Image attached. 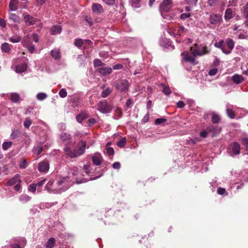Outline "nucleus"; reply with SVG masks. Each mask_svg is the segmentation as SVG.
Segmentation results:
<instances>
[{
	"mask_svg": "<svg viewBox=\"0 0 248 248\" xmlns=\"http://www.w3.org/2000/svg\"><path fill=\"white\" fill-rule=\"evenodd\" d=\"M214 46L217 48H220L222 52L226 54H229L231 53V51L226 50L223 40H220L218 42L215 43Z\"/></svg>",
	"mask_w": 248,
	"mask_h": 248,
	"instance_id": "obj_14",
	"label": "nucleus"
},
{
	"mask_svg": "<svg viewBox=\"0 0 248 248\" xmlns=\"http://www.w3.org/2000/svg\"><path fill=\"white\" fill-rule=\"evenodd\" d=\"M112 92V89L109 87H108L102 92L101 96L103 98H106Z\"/></svg>",
	"mask_w": 248,
	"mask_h": 248,
	"instance_id": "obj_31",
	"label": "nucleus"
},
{
	"mask_svg": "<svg viewBox=\"0 0 248 248\" xmlns=\"http://www.w3.org/2000/svg\"><path fill=\"white\" fill-rule=\"evenodd\" d=\"M185 2L188 5H197L198 0H185Z\"/></svg>",
	"mask_w": 248,
	"mask_h": 248,
	"instance_id": "obj_58",
	"label": "nucleus"
},
{
	"mask_svg": "<svg viewBox=\"0 0 248 248\" xmlns=\"http://www.w3.org/2000/svg\"><path fill=\"white\" fill-rule=\"evenodd\" d=\"M27 162L25 159L22 160L19 164V167L21 169H24L27 167Z\"/></svg>",
	"mask_w": 248,
	"mask_h": 248,
	"instance_id": "obj_56",
	"label": "nucleus"
},
{
	"mask_svg": "<svg viewBox=\"0 0 248 248\" xmlns=\"http://www.w3.org/2000/svg\"><path fill=\"white\" fill-rule=\"evenodd\" d=\"M92 9L93 12L97 14H101L104 12V10L102 6L100 4L97 3H93Z\"/></svg>",
	"mask_w": 248,
	"mask_h": 248,
	"instance_id": "obj_13",
	"label": "nucleus"
},
{
	"mask_svg": "<svg viewBox=\"0 0 248 248\" xmlns=\"http://www.w3.org/2000/svg\"><path fill=\"white\" fill-rule=\"evenodd\" d=\"M12 142L11 141H7V142H4L2 145V148L4 150H8L9 148L11 147V146H12Z\"/></svg>",
	"mask_w": 248,
	"mask_h": 248,
	"instance_id": "obj_48",
	"label": "nucleus"
},
{
	"mask_svg": "<svg viewBox=\"0 0 248 248\" xmlns=\"http://www.w3.org/2000/svg\"><path fill=\"white\" fill-rule=\"evenodd\" d=\"M98 110L103 113L110 112L111 108L106 100L100 101L97 104Z\"/></svg>",
	"mask_w": 248,
	"mask_h": 248,
	"instance_id": "obj_5",
	"label": "nucleus"
},
{
	"mask_svg": "<svg viewBox=\"0 0 248 248\" xmlns=\"http://www.w3.org/2000/svg\"><path fill=\"white\" fill-rule=\"evenodd\" d=\"M46 97L47 95L44 93H40L36 96L37 99L39 100H43L46 99Z\"/></svg>",
	"mask_w": 248,
	"mask_h": 248,
	"instance_id": "obj_53",
	"label": "nucleus"
},
{
	"mask_svg": "<svg viewBox=\"0 0 248 248\" xmlns=\"http://www.w3.org/2000/svg\"><path fill=\"white\" fill-rule=\"evenodd\" d=\"M28 190L33 193H34L36 190H37V187L35 184H31L28 187Z\"/></svg>",
	"mask_w": 248,
	"mask_h": 248,
	"instance_id": "obj_49",
	"label": "nucleus"
},
{
	"mask_svg": "<svg viewBox=\"0 0 248 248\" xmlns=\"http://www.w3.org/2000/svg\"><path fill=\"white\" fill-rule=\"evenodd\" d=\"M86 142L80 140L77 144L75 150L72 151L69 147H65L64 149L66 154L71 158H74L82 155L85 150Z\"/></svg>",
	"mask_w": 248,
	"mask_h": 248,
	"instance_id": "obj_2",
	"label": "nucleus"
},
{
	"mask_svg": "<svg viewBox=\"0 0 248 248\" xmlns=\"http://www.w3.org/2000/svg\"><path fill=\"white\" fill-rule=\"evenodd\" d=\"M19 175L16 174L14 177L10 179L7 182V185L8 186H13L18 183V182H21V180L19 179Z\"/></svg>",
	"mask_w": 248,
	"mask_h": 248,
	"instance_id": "obj_17",
	"label": "nucleus"
},
{
	"mask_svg": "<svg viewBox=\"0 0 248 248\" xmlns=\"http://www.w3.org/2000/svg\"><path fill=\"white\" fill-rule=\"evenodd\" d=\"M232 80L234 83L238 84L243 82L245 79L242 75L236 74L232 77Z\"/></svg>",
	"mask_w": 248,
	"mask_h": 248,
	"instance_id": "obj_16",
	"label": "nucleus"
},
{
	"mask_svg": "<svg viewBox=\"0 0 248 248\" xmlns=\"http://www.w3.org/2000/svg\"><path fill=\"white\" fill-rule=\"evenodd\" d=\"M220 121V116L216 114L213 113L212 114V122L213 124H217Z\"/></svg>",
	"mask_w": 248,
	"mask_h": 248,
	"instance_id": "obj_37",
	"label": "nucleus"
},
{
	"mask_svg": "<svg viewBox=\"0 0 248 248\" xmlns=\"http://www.w3.org/2000/svg\"><path fill=\"white\" fill-rule=\"evenodd\" d=\"M140 0H129L131 5L134 8H137L140 6Z\"/></svg>",
	"mask_w": 248,
	"mask_h": 248,
	"instance_id": "obj_43",
	"label": "nucleus"
},
{
	"mask_svg": "<svg viewBox=\"0 0 248 248\" xmlns=\"http://www.w3.org/2000/svg\"><path fill=\"white\" fill-rule=\"evenodd\" d=\"M10 99L14 103H18L21 100V98L19 94L14 93L11 94Z\"/></svg>",
	"mask_w": 248,
	"mask_h": 248,
	"instance_id": "obj_21",
	"label": "nucleus"
},
{
	"mask_svg": "<svg viewBox=\"0 0 248 248\" xmlns=\"http://www.w3.org/2000/svg\"><path fill=\"white\" fill-rule=\"evenodd\" d=\"M55 240L54 238L51 237L48 240L46 244V248H52L54 247Z\"/></svg>",
	"mask_w": 248,
	"mask_h": 248,
	"instance_id": "obj_34",
	"label": "nucleus"
},
{
	"mask_svg": "<svg viewBox=\"0 0 248 248\" xmlns=\"http://www.w3.org/2000/svg\"><path fill=\"white\" fill-rule=\"evenodd\" d=\"M26 46L30 52L32 53L35 50V46L32 44V43L30 41L26 43Z\"/></svg>",
	"mask_w": 248,
	"mask_h": 248,
	"instance_id": "obj_40",
	"label": "nucleus"
},
{
	"mask_svg": "<svg viewBox=\"0 0 248 248\" xmlns=\"http://www.w3.org/2000/svg\"><path fill=\"white\" fill-rule=\"evenodd\" d=\"M220 0H208V4L212 7L217 6L220 2Z\"/></svg>",
	"mask_w": 248,
	"mask_h": 248,
	"instance_id": "obj_47",
	"label": "nucleus"
},
{
	"mask_svg": "<svg viewBox=\"0 0 248 248\" xmlns=\"http://www.w3.org/2000/svg\"><path fill=\"white\" fill-rule=\"evenodd\" d=\"M112 165L114 169L118 170L121 167V164L119 162H115Z\"/></svg>",
	"mask_w": 248,
	"mask_h": 248,
	"instance_id": "obj_64",
	"label": "nucleus"
},
{
	"mask_svg": "<svg viewBox=\"0 0 248 248\" xmlns=\"http://www.w3.org/2000/svg\"><path fill=\"white\" fill-rule=\"evenodd\" d=\"M96 71L103 76H107L110 75L112 72V68L110 67H106L105 66L98 67L96 69Z\"/></svg>",
	"mask_w": 248,
	"mask_h": 248,
	"instance_id": "obj_9",
	"label": "nucleus"
},
{
	"mask_svg": "<svg viewBox=\"0 0 248 248\" xmlns=\"http://www.w3.org/2000/svg\"><path fill=\"white\" fill-rule=\"evenodd\" d=\"M185 31L186 29L184 26H180L179 27V30L176 32V35H177V36H180L183 34V33Z\"/></svg>",
	"mask_w": 248,
	"mask_h": 248,
	"instance_id": "obj_51",
	"label": "nucleus"
},
{
	"mask_svg": "<svg viewBox=\"0 0 248 248\" xmlns=\"http://www.w3.org/2000/svg\"><path fill=\"white\" fill-rule=\"evenodd\" d=\"M226 112L228 117L231 119H233L235 117V114L232 108H228L226 109Z\"/></svg>",
	"mask_w": 248,
	"mask_h": 248,
	"instance_id": "obj_45",
	"label": "nucleus"
},
{
	"mask_svg": "<svg viewBox=\"0 0 248 248\" xmlns=\"http://www.w3.org/2000/svg\"><path fill=\"white\" fill-rule=\"evenodd\" d=\"M111 144V142H108L107 143L106 145V150L107 151V153L108 155H114V151L113 148L109 147V146Z\"/></svg>",
	"mask_w": 248,
	"mask_h": 248,
	"instance_id": "obj_29",
	"label": "nucleus"
},
{
	"mask_svg": "<svg viewBox=\"0 0 248 248\" xmlns=\"http://www.w3.org/2000/svg\"><path fill=\"white\" fill-rule=\"evenodd\" d=\"M9 40L12 43H18L21 40V37L20 36H16L15 37H11Z\"/></svg>",
	"mask_w": 248,
	"mask_h": 248,
	"instance_id": "obj_52",
	"label": "nucleus"
},
{
	"mask_svg": "<svg viewBox=\"0 0 248 248\" xmlns=\"http://www.w3.org/2000/svg\"><path fill=\"white\" fill-rule=\"evenodd\" d=\"M86 118V114L84 113L79 114L77 115L76 116V120L79 123H81Z\"/></svg>",
	"mask_w": 248,
	"mask_h": 248,
	"instance_id": "obj_36",
	"label": "nucleus"
},
{
	"mask_svg": "<svg viewBox=\"0 0 248 248\" xmlns=\"http://www.w3.org/2000/svg\"><path fill=\"white\" fill-rule=\"evenodd\" d=\"M56 188H57L56 181L51 180L47 182L45 187V189L48 192H52V191L56 192Z\"/></svg>",
	"mask_w": 248,
	"mask_h": 248,
	"instance_id": "obj_11",
	"label": "nucleus"
},
{
	"mask_svg": "<svg viewBox=\"0 0 248 248\" xmlns=\"http://www.w3.org/2000/svg\"><path fill=\"white\" fill-rule=\"evenodd\" d=\"M59 94L62 98H64L67 96V93L65 89H62L60 90Z\"/></svg>",
	"mask_w": 248,
	"mask_h": 248,
	"instance_id": "obj_55",
	"label": "nucleus"
},
{
	"mask_svg": "<svg viewBox=\"0 0 248 248\" xmlns=\"http://www.w3.org/2000/svg\"><path fill=\"white\" fill-rule=\"evenodd\" d=\"M160 86L163 88L162 92L165 95H168L171 93V91L169 86H166L164 83H161Z\"/></svg>",
	"mask_w": 248,
	"mask_h": 248,
	"instance_id": "obj_28",
	"label": "nucleus"
},
{
	"mask_svg": "<svg viewBox=\"0 0 248 248\" xmlns=\"http://www.w3.org/2000/svg\"><path fill=\"white\" fill-rule=\"evenodd\" d=\"M182 55L183 56V59L186 62H189L194 65L198 64V62L196 60L191 54L186 52H183L182 53Z\"/></svg>",
	"mask_w": 248,
	"mask_h": 248,
	"instance_id": "obj_10",
	"label": "nucleus"
},
{
	"mask_svg": "<svg viewBox=\"0 0 248 248\" xmlns=\"http://www.w3.org/2000/svg\"><path fill=\"white\" fill-rule=\"evenodd\" d=\"M27 244V240L24 237L19 238L15 240V243L11 244V248H24Z\"/></svg>",
	"mask_w": 248,
	"mask_h": 248,
	"instance_id": "obj_7",
	"label": "nucleus"
},
{
	"mask_svg": "<svg viewBox=\"0 0 248 248\" xmlns=\"http://www.w3.org/2000/svg\"><path fill=\"white\" fill-rule=\"evenodd\" d=\"M31 199V198L27 194H23L20 196L19 200L21 202H27Z\"/></svg>",
	"mask_w": 248,
	"mask_h": 248,
	"instance_id": "obj_32",
	"label": "nucleus"
},
{
	"mask_svg": "<svg viewBox=\"0 0 248 248\" xmlns=\"http://www.w3.org/2000/svg\"><path fill=\"white\" fill-rule=\"evenodd\" d=\"M222 21L221 16L219 14H213L210 16V21L212 24H218Z\"/></svg>",
	"mask_w": 248,
	"mask_h": 248,
	"instance_id": "obj_12",
	"label": "nucleus"
},
{
	"mask_svg": "<svg viewBox=\"0 0 248 248\" xmlns=\"http://www.w3.org/2000/svg\"><path fill=\"white\" fill-rule=\"evenodd\" d=\"M9 18L10 20L13 21L15 23H19L21 20L19 16L14 13H10Z\"/></svg>",
	"mask_w": 248,
	"mask_h": 248,
	"instance_id": "obj_19",
	"label": "nucleus"
},
{
	"mask_svg": "<svg viewBox=\"0 0 248 248\" xmlns=\"http://www.w3.org/2000/svg\"><path fill=\"white\" fill-rule=\"evenodd\" d=\"M1 50L5 53H9L11 50L9 45L7 43H4L1 45Z\"/></svg>",
	"mask_w": 248,
	"mask_h": 248,
	"instance_id": "obj_33",
	"label": "nucleus"
},
{
	"mask_svg": "<svg viewBox=\"0 0 248 248\" xmlns=\"http://www.w3.org/2000/svg\"><path fill=\"white\" fill-rule=\"evenodd\" d=\"M194 46L195 47H190V50L192 51V54L194 56H201L209 53V51L208 50L207 47L206 46H198L197 44H195Z\"/></svg>",
	"mask_w": 248,
	"mask_h": 248,
	"instance_id": "obj_3",
	"label": "nucleus"
},
{
	"mask_svg": "<svg viewBox=\"0 0 248 248\" xmlns=\"http://www.w3.org/2000/svg\"><path fill=\"white\" fill-rule=\"evenodd\" d=\"M88 125L89 126H91L94 125L96 123V121L94 118H90L88 120Z\"/></svg>",
	"mask_w": 248,
	"mask_h": 248,
	"instance_id": "obj_60",
	"label": "nucleus"
},
{
	"mask_svg": "<svg viewBox=\"0 0 248 248\" xmlns=\"http://www.w3.org/2000/svg\"><path fill=\"white\" fill-rule=\"evenodd\" d=\"M190 16L191 14L190 13H183L180 15V18L184 20L189 17Z\"/></svg>",
	"mask_w": 248,
	"mask_h": 248,
	"instance_id": "obj_62",
	"label": "nucleus"
},
{
	"mask_svg": "<svg viewBox=\"0 0 248 248\" xmlns=\"http://www.w3.org/2000/svg\"><path fill=\"white\" fill-rule=\"evenodd\" d=\"M46 181V179H44L43 180L37 182V183H35V185L37 187V193H40L43 190V185L45 184Z\"/></svg>",
	"mask_w": 248,
	"mask_h": 248,
	"instance_id": "obj_24",
	"label": "nucleus"
},
{
	"mask_svg": "<svg viewBox=\"0 0 248 248\" xmlns=\"http://www.w3.org/2000/svg\"><path fill=\"white\" fill-rule=\"evenodd\" d=\"M126 142V138L125 137H124V138H123L122 139H121V140H120L117 142V145L118 147H119L120 148H123L125 146Z\"/></svg>",
	"mask_w": 248,
	"mask_h": 248,
	"instance_id": "obj_44",
	"label": "nucleus"
},
{
	"mask_svg": "<svg viewBox=\"0 0 248 248\" xmlns=\"http://www.w3.org/2000/svg\"><path fill=\"white\" fill-rule=\"evenodd\" d=\"M172 0H164L160 4V10L165 13L168 12L172 7Z\"/></svg>",
	"mask_w": 248,
	"mask_h": 248,
	"instance_id": "obj_8",
	"label": "nucleus"
},
{
	"mask_svg": "<svg viewBox=\"0 0 248 248\" xmlns=\"http://www.w3.org/2000/svg\"><path fill=\"white\" fill-rule=\"evenodd\" d=\"M217 193L218 195L222 196H227L228 195V193L227 192L226 190L224 188H222L221 187H218L217 189Z\"/></svg>",
	"mask_w": 248,
	"mask_h": 248,
	"instance_id": "obj_38",
	"label": "nucleus"
},
{
	"mask_svg": "<svg viewBox=\"0 0 248 248\" xmlns=\"http://www.w3.org/2000/svg\"><path fill=\"white\" fill-rule=\"evenodd\" d=\"M242 142V144L246 147L247 151H248V139L244 138Z\"/></svg>",
	"mask_w": 248,
	"mask_h": 248,
	"instance_id": "obj_63",
	"label": "nucleus"
},
{
	"mask_svg": "<svg viewBox=\"0 0 248 248\" xmlns=\"http://www.w3.org/2000/svg\"><path fill=\"white\" fill-rule=\"evenodd\" d=\"M20 136V132L17 130H14L11 134V138L12 140H16Z\"/></svg>",
	"mask_w": 248,
	"mask_h": 248,
	"instance_id": "obj_35",
	"label": "nucleus"
},
{
	"mask_svg": "<svg viewBox=\"0 0 248 248\" xmlns=\"http://www.w3.org/2000/svg\"><path fill=\"white\" fill-rule=\"evenodd\" d=\"M32 123V121L29 117H27L25 119L23 125L26 128H29Z\"/></svg>",
	"mask_w": 248,
	"mask_h": 248,
	"instance_id": "obj_39",
	"label": "nucleus"
},
{
	"mask_svg": "<svg viewBox=\"0 0 248 248\" xmlns=\"http://www.w3.org/2000/svg\"><path fill=\"white\" fill-rule=\"evenodd\" d=\"M51 55L55 60H59L61 58V52L59 50L53 49L51 51Z\"/></svg>",
	"mask_w": 248,
	"mask_h": 248,
	"instance_id": "obj_26",
	"label": "nucleus"
},
{
	"mask_svg": "<svg viewBox=\"0 0 248 248\" xmlns=\"http://www.w3.org/2000/svg\"><path fill=\"white\" fill-rule=\"evenodd\" d=\"M232 151L234 155H238L240 152V145L237 142H234L233 143Z\"/></svg>",
	"mask_w": 248,
	"mask_h": 248,
	"instance_id": "obj_20",
	"label": "nucleus"
},
{
	"mask_svg": "<svg viewBox=\"0 0 248 248\" xmlns=\"http://www.w3.org/2000/svg\"><path fill=\"white\" fill-rule=\"evenodd\" d=\"M102 160V156L100 153H96L92 157V161L95 165H100Z\"/></svg>",
	"mask_w": 248,
	"mask_h": 248,
	"instance_id": "obj_15",
	"label": "nucleus"
},
{
	"mask_svg": "<svg viewBox=\"0 0 248 248\" xmlns=\"http://www.w3.org/2000/svg\"><path fill=\"white\" fill-rule=\"evenodd\" d=\"M83 44V40L82 39H76L74 41V45L78 47H81Z\"/></svg>",
	"mask_w": 248,
	"mask_h": 248,
	"instance_id": "obj_42",
	"label": "nucleus"
},
{
	"mask_svg": "<svg viewBox=\"0 0 248 248\" xmlns=\"http://www.w3.org/2000/svg\"><path fill=\"white\" fill-rule=\"evenodd\" d=\"M242 178H241V181H244L245 182H248V173L247 171H242L241 174Z\"/></svg>",
	"mask_w": 248,
	"mask_h": 248,
	"instance_id": "obj_50",
	"label": "nucleus"
},
{
	"mask_svg": "<svg viewBox=\"0 0 248 248\" xmlns=\"http://www.w3.org/2000/svg\"><path fill=\"white\" fill-rule=\"evenodd\" d=\"M17 0H12L9 3V8L12 11H16L17 9V5L18 4Z\"/></svg>",
	"mask_w": 248,
	"mask_h": 248,
	"instance_id": "obj_23",
	"label": "nucleus"
},
{
	"mask_svg": "<svg viewBox=\"0 0 248 248\" xmlns=\"http://www.w3.org/2000/svg\"><path fill=\"white\" fill-rule=\"evenodd\" d=\"M114 85L116 89L120 92H124L128 91L129 87V83L128 80L125 79H121L115 81Z\"/></svg>",
	"mask_w": 248,
	"mask_h": 248,
	"instance_id": "obj_4",
	"label": "nucleus"
},
{
	"mask_svg": "<svg viewBox=\"0 0 248 248\" xmlns=\"http://www.w3.org/2000/svg\"><path fill=\"white\" fill-rule=\"evenodd\" d=\"M49 165L48 163L46 161H42L39 163L38 170H48Z\"/></svg>",
	"mask_w": 248,
	"mask_h": 248,
	"instance_id": "obj_18",
	"label": "nucleus"
},
{
	"mask_svg": "<svg viewBox=\"0 0 248 248\" xmlns=\"http://www.w3.org/2000/svg\"><path fill=\"white\" fill-rule=\"evenodd\" d=\"M225 43L230 49L229 51H231L234 46V42L233 40L231 38H228L226 40Z\"/></svg>",
	"mask_w": 248,
	"mask_h": 248,
	"instance_id": "obj_27",
	"label": "nucleus"
},
{
	"mask_svg": "<svg viewBox=\"0 0 248 248\" xmlns=\"http://www.w3.org/2000/svg\"><path fill=\"white\" fill-rule=\"evenodd\" d=\"M71 136L66 133H62L61 135V139L63 141H67L70 139Z\"/></svg>",
	"mask_w": 248,
	"mask_h": 248,
	"instance_id": "obj_46",
	"label": "nucleus"
},
{
	"mask_svg": "<svg viewBox=\"0 0 248 248\" xmlns=\"http://www.w3.org/2000/svg\"><path fill=\"white\" fill-rule=\"evenodd\" d=\"M106 64L103 62L100 59H95L93 60V66L95 68H98L105 66Z\"/></svg>",
	"mask_w": 248,
	"mask_h": 248,
	"instance_id": "obj_30",
	"label": "nucleus"
},
{
	"mask_svg": "<svg viewBox=\"0 0 248 248\" xmlns=\"http://www.w3.org/2000/svg\"><path fill=\"white\" fill-rule=\"evenodd\" d=\"M85 20L90 25V27L93 25V22L92 21V18L90 16H86L85 18Z\"/></svg>",
	"mask_w": 248,
	"mask_h": 248,
	"instance_id": "obj_59",
	"label": "nucleus"
},
{
	"mask_svg": "<svg viewBox=\"0 0 248 248\" xmlns=\"http://www.w3.org/2000/svg\"><path fill=\"white\" fill-rule=\"evenodd\" d=\"M233 17L232 10L230 8H227L225 12L224 18L226 21L229 20Z\"/></svg>",
	"mask_w": 248,
	"mask_h": 248,
	"instance_id": "obj_22",
	"label": "nucleus"
},
{
	"mask_svg": "<svg viewBox=\"0 0 248 248\" xmlns=\"http://www.w3.org/2000/svg\"><path fill=\"white\" fill-rule=\"evenodd\" d=\"M242 16L244 17H248V1L243 7Z\"/></svg>",
	"mask_w": 248,
	"mask_h": 248,
	"instance_id": "obj_41",
	"label": "nucleus"
},
{
	"mask_svg": "<svg viewBox=\"0 0 248 248\" xmlns=\"http://www.w3.org/2000/svg\"><path fill=\"white\" fill-rule=\"evenodd\" d=\"M167 121V119L164 118H157L155 121V125H159L163 123H165Z\"/></svg>",
	"mask_w": 248,
	"mask_h": 248,
	"instance_id": "obj_54",
	"label": "nucleus"
},
{
	"mask_svg": "<svg viewBox=\"0 0 248 248\" xmlns=\"http://www.w3.org/2000/svg\"><path fill=\"white\" fill-rule=\"evenodd\" d=\"M23 16L24 22L27 26L33 25L37 21V19L36 18L30 15L27 12L23 13Z\"/></svg>",
	"mask_w": 248,
	"mask_h": 248,
	"instance_id": "obj_6",
	"label": "nucleus"
},
{
	"mask_svg": "<svg viewBox=\"0 0 248 248\" xmlns=\"http://www.w3.org/2000/svg\"><path fill=\"white\" fill-rule=\"evenodd\" d=\"M168 32L169 33L171 36H173L174 37H177V35H176V33L175 32V31L174 30H172L170 28H169L168 30Z\"/></svg>",
	"mask_w": 248,
	"mask_h": 248,
	"instance_id": "obj_61",
	"label": "nucleus"
},
{
	"mask_svg": "<svg viewBox=\"0 0 248 248\" xmlns=\"http://www.w3.org/2000/svg\"><path fill=\"white\" fill-rule=\"evenodd\" d=\"M62 31V28L59 25L53 26L50 30L51 34L52 35L60 33Z\"/></svg>",
	"mask_w": 248,
	"mask_h": 248,
	"instance_id": "obj_25",
	"label": "nucleus"
},
{
	"mask_svg": "<svg viewBox=\"0 0 248 248\" xmlns=\"http://www.w3.org/2000/svg\"><path fill=\"white\" fill-rule=\"evenodd\" d=\"M206 130L209 132H213L215 133L216 132V127L214 125H210L206 128Z\"/></svg>",
	"mask_w": 248,
	"mask_h": 248,
	"instance_id": "obj_57",
	"label": "nucleus"
},
{
	"mask_svg": "<svg viewBox=\"0 0 248 248\" xmlns=\"http://www.w3.org/2000/svg\"><path fill=\"white\" fill-rule=\"evenodd\" d=\"M102 171H68V176L59 177L56 180V192L65 191L74 183H85L100 178Z\"/></svg>",
	"mask_w": 248,
	"mask_h": 248,
	"instance_id": "obj_1",
	"label": "nucleus"
}]
</instances>
